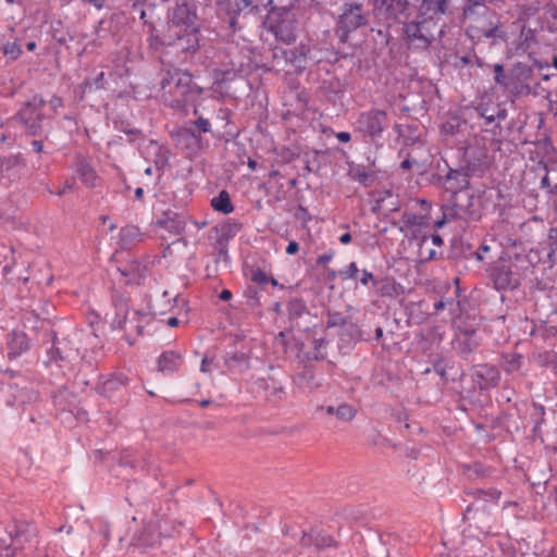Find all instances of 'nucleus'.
Masks as SVG:
<instances>
[{"label": "nucleus", "instance_id": "nucleus-18", "mask_svg": "<svg viewBox=\"0 0 557 557\" xmlns=\"http://www.w3.org/2000/svg\"><path fill=\"white\" fill-rule=\"evenodd\" d=\"M295 382L300 389L313 392L323 386V376L315 373V369L311 363H307L297 373Z\"/></svg>", "mask_w": 557, "mask_h": 557}, {"label": "nucleus", "instance_id": "nucleus-13", "mask_svg": "<svg viewBox=\"0 0 557 557\" xmlns=\"http://www.w3.org/2000/svg\"><path fill=\"white\" fill-rule=\"evenodd\" d=\"M255 385L260 397L270 403H277L285 395L282 383L270 373L267 376L259 377Z\"/></svg>", "mask_w": 557, "mask_h": 557}, {"label": "nucleus", "instance_id": "nucleus-55", "mask_svg": "<svg viewBox=\"0 0 557 557\" xmlns=\"http://www.w3.org/2000/svg\"><path fill=\"white\" fill-rule=\"evenodd\" d=\"M460 126V121L459 119L457 117H453L450 120H448L444 125H443V131L447 134H450V135H454L455 132L459 128Z\"/></svg>", "mask_w": 557, "mask_h": 557}, {"label": "nucleus", "instance_id": "nucleus-35", "mask_svg": "<svg viewBox=\"0 0 557 557\" xmlns=\"http://www.w3.org/2000/svg\"><path fill=\"white\" fill-rule=\"evenodd\" d=\"M146 267L137 261H132L121 270L122 275L128 277V282L133 284H140L145 275Z\"/></svg>", "mask_w": 557, "mask_h": 557}, {"label": "nucleus", "instance_id": "nucleus-37", "mask_svg": "<svg viewBox=\"0 0 557 557\" xmlns=\"http://www.w3.org/2000/svg\"><path fill=\"white\" fill-rule=\"evenodd\" d=\"M211 206L215 211L224 214L234 211L230 194L226 190H221L219 195L211 200Z\"/></svg>", "mask_w": 557, "mask_h": 557}, {"label": "nucleus", "instance_id": "nucleus-40", "mask_svg": "<svg viewBox=\"0 0 557 557\" xmlns=\"http://www.w3.org/2000/svg\"><path fill=\"white\" fill-rule=\"evenodd\" d=\"M100 532L102 533L107 543L114 542V541L117 543H121L124 539L123 532L120 530V528L116 524H113V523L103 524Z\"/></svg>", "mask_w": 557, "mask_h": 557}, {"label": "nucleus", "instance_id": "nucleus-28", "mask_svg": "<svg viewBox=\"0 0 557 557\" xmlns=\"http://www.w3.org/2000/svg\"><path fill=\"white\" fill-rule=\"evenodd\" d=\"M317 411H324L327 416H335L339 421H343V422H349L356 416V409L346 403H343V404L338 405L337 407L320 406L317 408Z\"/></svg>", "mask_w": 557, "mask_h": 557}, {"label": "nucleus", "instance_id": "nucleus-16", "mask_svg": "<svg viewBox=\"0 0 557 557\" xmlns=\"http://www.w3.org/2000/svg\"><path fill=\"white\" fill-rule=\"evenodd\" d=\"M495 288L497 289H513L520 285L519 275L513 273L506 264L495 265L490 273Z\"/></svg>", "mask_w": 557, "mask_h": 557}, {"label": "nucleus", "instance_id": "nucleus-60", "mask_svg": "<svg viewBox=\"0 0 557 557\" xmlns=\"http://www.w3.org/2000/svg\"><path fill=\"white\" fill-rule=\"evenodd\" d=\"M491 250L490 245L486 243V240H483V243L480 245L478 251L475 252V258L479 261L484 260V255L487 253Z\"/></svg>", "mask_w": 557, "mask_h": 557}, {"label": "nucleus", "instance_id": "nucleus-17", "mask_svg": "<svg viewBox=\"0 0 557 557\" xmlns=\"http://www.w3.org/2000/svg\"><path fill=\"white\" fill-rule=\"evenodd\" d=\"M128 379L122 374H113L103 380L99 386L100 394L107 398H117L125 394Z\"/></svg>", "mask_w": 557, "mask_h": 557}, {"label": "nucleus", "instance_id": "nucleus-53", "mask_svg": "<svg viewBox=\"0 0 557 557\" xmlns=\"http://www.w3.org/2000/svg\"><path fill=\"white\" fill-rule=\"evenodd\" d=\"M494 72H495V77H494V81L503 86V87H507L508 86V79H507V76L505 75V71H504V66L502 64H495L494 65Z\"/></svg>", "mask_w": 557, "mask_h": 557}, {"label": "nucleus", "instance_id": "nucleus-26", "mask_svg": "<svg viewBox=\"0 0 557 557\" xmlns=\"http://www.w3.org/2000/svg\"><path fill=\"white\" fill-rule=\"evenodd\" d=\"M75 166L76 173L78 174L81 181L87 187L97 186V181L99 180V177L96 174V171L94 170L89 161L85 157L77 156Z\"/></svg>", "mask_w": 557, "mask_h": 557}, {"label": "nucleus", "instance_id": "nucleus-11", "mask_svg": "<svg viewBox=\"0 0 557 557\" xmlns=\"http://www.w3.org/2000/svg\"><path fill=\"white\" fill-rule=\"evenodd\" d=\"M262 5L264 0H219L216 2L219 11L230 17L231 27H235L240 14L258 11Z\"/></svg>", "mask_w": 557, "mask_h": 557}, {"label": "nucleus", "instance_id": "nucleus-23", "mask_svg": "<svg viewBox=\"0 0 557 557\" xmlns=\"http://www.w3.org/2000/svg\"><path fill=\"white\" fill-rule=\"evenodd\" d=\"M29 339L23 332H12L8 342V357L10 360L20 357L29 349Z\"/></svg>", "mask_w": 557, "mask_h": 557}, {"label": "nucleus", "instance_id": "nucleus-61", "mask_svg": "<svg viewBox=\"0 0 557 557\" xmlns=\"http://www.w3.org/2000/svg\"><path fill=\"white\" fill-rule=\"evenodd\" d=\"M154 165L159 172H162L163 169L168 165V160L163 154H158L154 160ZM162 175V173H160Z\"/></svg>", "mask_w": 557, "mask_h": 557}, {"label": "nucleus", "instance_id": "nucleus-34", "mask_svg": "<svg viewBox=\"0 0 557 557\" xmlns=\"http://www.w3.org/2000/svg\"><path fill=\"white\" fill-rule=\"evenodd\" d=\"M158 367L162 372L177 371L181 367V356L174 351H165L160 356Z\"/></svg>", "mask_w": 557, "mask_h": 557}, {"label": "nucleus", "instance_id": "nucleus-29", "mask_svg": "<svg viewBox=\"0 0 557 557\" xmlns=\"http://www.w3.org/2000/svg\"><path fill=\"white\" fill-rule=\"evenodd\" d=\"M113 304L115 307V318L113 320V325L127 331V324L132 321L128 318L129 312L126 299L121 296L114 297Z\"/></svg>", "mask_w": 557, "mask_h": 557}, {"label": "nucleus", "instance_id": "nucleus-51", "mask_svg": "<svg viewBox=\"0 0 557 557\" xmlns=\"http://www.w3.org/2000/svg\"><path fill=\"white\" fill-rule=\"evenodd\" d=\"M21 404L35 401L38 398V393L33 389H21L18 395L14 396Z\"/></svg>", "mask_w": 557, "mask_h": 557}, {"label": "nucleus", "instance_id": "nucleus-1", "mask_svg": "<svg viewBox=\"0 0 557 557\" xmlns=\"http://www.w3.org/2000/svg\"><path fill=\"white\" fill-rule=\"evenodd\" d=\"M160 87L164 103L176 110H184L202 92V88L194 84L191 74L180 69L166 71Z\"/></svg>", "mask_w": 557, "mask_h": 557}, {"label": "nucleus", "instance_id": "nucleus-41", "mask_svg": "<svg viewBox=\"0 0 557 557\" xmlns=\"http://www.w3.org/2000/svg\"><path fill=\"white\" fill-rule=\"evenodd\" d=\"M313 348L307 352L309 359L324 360L326 358L327 342L324 338H317L313 342Z\"/></svg>", "mask_w": 557, "mask_h": 557}, {"label": "nucleus", "instance_id": "nucleus-14", "mask_svg": "<svg viewBox=\"0 0 557 557\" xmlns=\"http://www.w3.org/2000/svg\"><path fill=\"white\" fill-rule=\"evenodd\" d=\"M211 131V123L208 119L198 116L195 121H188L181 126L175 136L178 140L186 139L191 140L194 144L199 145L201 141V134L209 133Z\"/></svg>", "mask_w": 557, "mask_h": 557}, {"label": "nucleus", "instance_id": "nucleus-15", "mask_svg": "<svg viewBox=\"0 0 557 557\" xmlns=\"http://www.w3.org/2000/svg\"><path fill=\"white\" fill-rule=\"evenodd\" d=\"M472 377L478 387L483 391L496 387L500 380V373L494 366L478 364L474 367Z\"/></svg>", "mask_w": 557, "mask_h": 557}, {"label": "nucleus", "instance_id": "nucleus-10", "mask_svg": "<svg viewBox=\"0 0 557 557\" xmlns=\"http://www.w3.org/2000/svg\"><path fill=\"white\" fill-rule=\"evenodd\" d=\"M268 30L272 33L278 41L290 45L296 41L297 22L289 12L273 14L267 21Z\"/></svg>", "mask_w": 557, "mask_h": 557}, {"label": "nucleus", "instance_id": "nucleus-38", "mask_svg": "<svg viewBox=\"0 0 557 557\" xmlns=\"http://www.w3.org/2000/svg\"><path fill=\"white\" fill-rule=\"evenodd\" d=\"M401 222L406 225V227H426L430 224V218L425 214H416L413 212H404L400 218Z\"/></svg>", "mask_w": 557, "mask_h": 557}, {"label": "nucleus", "instance_id": "nucleus-5", "mask_svg": "<svg viewBox=\"0 0 557 557\" xmlns=\"http://www.w3.org/2000/svg\"><path fill=\"white\" fill-rule=\"evenodd\" d=\"M368 22V15L363 12L361 3L346 2L341 8L335 34L339 41L345 44L348 41L350 33L366 26Z\"/></svg>", "mask_w": 557, "mask_h": 557}, {"label": "nucleus", "instance_id": "nucleus-43", "mask_svg": "<svg viewBox=\"0 0 557 557\" xmlns=\"http://www.w3.org/2000/svg\"><path fill=\"white\" fill-rule=\"evenodd\" d=\"M0 51L11 61L18 59L22 53L21 46L15 41H7L1 44Z\"/></svg>", "mask_w": 557, "mask_h": 557}, {"label": "nucleus", "instance_id": "nucleus-6", "mask_svg": "<svg viewBox=\"0 0 557 557\" xmlns=\"http://www.w3.org/2000/svg\"><path fill=\"white\" fill-rule=\"evenodd\" d=\"M46 100L40 95H35L24 103V106L15 114V120L21 123L26 132L33 136H39L44 132V121L46 116L42 109Z\"/></svg>", "mask_w": 557, "mask_h": 557}, {"label": "nucleus", "instance_id": "nucleus-33", "mask_svg": "<svg viewBox=\"0 0 557 557\" xmlns=\"http://www.w3.org/2000/svg\"><path fill=\"white\" fill-rule=\"evenodd\" d=\"M494 470L491 467L484 466L481 462H472L463 465V473L470 480H480L492 476Z\"/></svg>", "mask_w": 557, "mask_h": 557}, {"label": "nucleus", "instance_id": "nucleus-2", "mask_svg": "<svg viewBox=\"0 0 557 557\" xmlns=\"http://www.w3.org/2000/svg\"><path fill=\"white\" fill-rule=\"evenodd\" d=\"M442 214V218L434 222L436 230L454 220H461L467 223L476 222L481 219L482 210L479 199L467 190L454 193L450 206L443 207Z\"/></svg>", "mask_w": 557, "mask_h": 557}, {"label": "nucleus", "instance_id": "nucleus-19", "mask_svg": "<svg viewBox=\"0 0 557 557\" xmlns=\"http://www.w3.org/2000/svg\"><path fill=\"white\" fill-rule=\"evenodd\" d=\"M466 168L472 176L483 173L488 168L487 154L479 148H469L465 152Z\"/></svg>", "mask_w": 557, "mask_h": 557}, {"label": "nucleus", "instance_id": "nucleus-24", "mask_svg": "<svg viewBox=\"0 0 557 557\" xmlns=\"http://www.w3.org/2000/svg\"><path fill=\"white\" fill-rule=\"evenodd\" d=\"M159 540V534L157 533L154 527L152 524H145L143 530L136 532L132 539L131 545L138 548H149L152 547Z\"/></svg>", "mask_w": 557, "mask_h": 557}, {"label": "nucleus", "instance_id": "nucleus-31", "mask_svg": "<svg viewBox=\"0 0 557 557\" xmlns=\"http://www.w3.org/2000/svg\"><path fill=\"white\" fill-rule=\"evenodd\" d=\"M326 326L329 329L337 326L346 327V330L350 333L351 336L358 333L357 324L352 323L350 320H348L346 317H344L341 312L337 311H327Z\"/></svg>", "mask_w": 557, "mask_h": 557}, {"label": "nucleus", "instance_id": "nucleus-49", "mask_svg": "<svg viewBox=\"0 0 557 557\" xmlns=\"http://www.w3.org/2000/svg\"><path fill=\"white\" fill-rule=\"evenodd\" d=\"M240 227H242V224L233 222V223H227L225 225H222L220 230L216 227L215 232L219 235H225V234L230 233V235H227V240H228L232 236H234L240 230Z\"/></svg>", "mask_w": 557, "mask_h": 557}, {"label": "nucleus", "instance_id": "nucleus-63", "mask_svg": "<svg viewBox=\"0 0 557 557\" xmlns=\"http://www.w3.org/2000/svg\"><path fill=\"white\" fill-rule=\"evenodd\" d=\"M443 244H444V240H443L442 236L438 234H433L429 237V245L441 247V246H443Z\"/></svg>", "mask_w": 557, "mask_h": 557}, {"label": "nucleus", "instance_id": "nucleus-58", "mask_svg": "<svg viewBox=\"0 0 557 557\" xmlns=\"http://www.w3.org/2000/svg\"><path fill=\"white\" fill-rule=\"evenodd\" d=\"M300 544L304 547L314 546V531L304 533L300 539Z\"/></svg>", "mask_w": 557, "mask_h": 557}, {"label": "nucleus", "instance_id": "nucleus-54", "mask_svg": "<svg viewBox=\"0 0 557 557\" xmlns=\"http://www.w3.org/2000/svg\"><path fill=\"white\" fill-rule=\"evenodd\" d=\"M359 273V269L355 262H351L345 270L339 272L343 280L355 278Z\"/></svg>", "mask_w": 557, "mask_h": 557}, {"label": "nucleus", "instance_id": "nucleus-3", "mask_svg": "<svg viewBox=\"0 0 557 557\" xmlns=\"http://www.w3.org/2000/svg\"><path fill=\"white\" fill-rule=\"evenodd\" d=\"M30 525L25 521L0 524V556L14 557L30 540Z\"/></svg>", "mask_w": 557, "mask_h": 557}, {"label": "nucleus", "instance_id": "nucleus-27", "mask_svg": "<svg viewBox=\"0 0 557 557\" xmlns=\"http://www.w3.org/2000/svg\"><path fill=\"white\" fill-rule=\"evenodd\" d=\"M462 14L465 20H469L470 23H474L476 18H480L483 14H487L493 17V10L482 1L467 0L462 9Z\"/></svg>", "mask_w": 557, "mask_h": 557}, {"label": "nucleus", "instance_id": "nucleus-57", "mask_svg": "<svg viewBox=\"0 0 557 557\" xmlns=\"http://www.w3.org/2000/svg\"><path fill=\"white\" fill-rule=\"evenodd\" d=\"M49 355H50V360L49 361H58V360H64L65 357L62 356L61 351H60V348L57 347V338L55 336L53 337V343H52V347L49 351Z\"/></svg>", "mask_w": 557, "mask_h": 557}, {"label": "nucleus", "instance_id": "nucleus-62", "mask_svg": "<svg viewBox=\"0 0 557 557\" xmlns=\"http://www.w3.org/2000/svg\"><path fill=\"white\" fill-rule=\"evenodd\" d=\"M74 186H75V180L71 178L65 182L64 186L60 190L57 191V195L64 196L66 194V191L73 189Z\"/></svg>", "mask_w": 557, "mask_h": 557}, {"label": "nucleus", "instance_id": "nucleus-46", "mask_svg": "<svg viewBox=\"0 0 557 557\" xmlns=\"http://www.w3.org/2000/svg\"><path fill=\"white\" fill-rule=\"evenodd\" d=\"M15 143V134L11 131V123H0V146L13 145Z\"/></svg>", "mask_w": 557, "mask_h": 557}, {"label": "nucleus", "instance_id": "nucleus-25", "mask_svg": "<svg viewBox=\"0 0 557 557\" xmlns=\"http://www.w3.org/2000/svg\"><path fill=\"white\" fill-rule=\"evenodd\" d=\"M284 57L297 71H302L307 66L308 55L310 53V47L300 44L294 49L284 50Z\"/></svg>", "mask_w": 557, "mask_h": 557}, {"label": "nucleus", "instance_id": "nucleus-39", "mask_svg": "<svg viewBox=\"0 0 557 557\" xmlns=\"http://www.w3.org/2000/svg\"><path fill=\"white\" fill-rule=\"evenodd\" d=\"M196 15L193 13L187 4H182L176 8L173 14V22L177 25L193 24Z\"/></svg>", "mask_w": 557, "mask_h": 557}, {"label": "nucleus", "instance_id": "nucleus-4", "mask_svg": "<svg viewBox=\"0 0 557 557\" xmlns=\"http://www.w3.org/2000/svg\"><path fill=\"white\" fill-rule=\"evenodd\" d=\"M403 29L409 42L419 48H428L435 34L442 33L433 16H425V13H420L412 21H408Z\"/></svg>", "mask_w": 557, "mask_h": 557}, {"label": "nucleus", "instance_id": "nucleus-21", "mask_svg": "<svg viewBox=\"0 0 557 557\" xmlns=\"http://www.w3.org/2000/svg\"><path fill=\"white\" fill-rule=\"evenodd\" d=\"M158 225L168 230L172 234L181 235L185 231L186 222L183 214L168 210L162 213L161 219L158 221Z\"/></svg>", "mask_w": 557, "mask_h": 557}, {"label": "nucleus", "instance_id": "nucleus-8", "mask_svg": "<svg viewBox=\"0 0 557 557\" xmlns=\"http://www.w3.org/2000/svg\"><path fill=\"white\" fill-rule=\"evenodd\" d=\"M373 5V11L384 16L387 21H395L405 25L414 7L408 0H369Z\"/></svg>", "mask_w": 557, "mask_h": 557}, {"label": "nucleus", "instance_id": "nucleus-59", "mask_svg": "<svg viewBox=\"0 0 557 557\" xmlns=\"http://www.w3.org/2000/svg\"><path fill=\"white\" fill-rule=\"evenodd\" d=\"M454 304H455L454 299H446V300L441 299L440 301L434 304V310L437 313L447 307H449L451 309Z\"/></svg>", "mask_w": 557, "mask_h": 557}, {"label": "nucleus", "instance_id": "nucleus-9", "mask_svg": "<svg viewBox=\"0 0 557 557\" xmlns=\"http://www.w3.org/2000/svg\"><path fill=\"white\" fill-rule=\"evenodd\" d=\"M387 127V113L380 109L361 112L356 121V129L372 139L381 137Z\"/></svg>", "mask_w": 557, "mask_h": 557}, {"label": "nucleus", "instance_id": "nucleus-20", "mask_svg": "<svg viewBox=\"0 0 557 557\" xmlns=\"http://www.w3.org/2000/svg\"><path fill=\"white\" fill-rule=\"evenodd\" d=\"M470 176H472V174L467 171L466 166L460 170L449 169L445 176V181L448 184L447 190H450L453 194L467 191L470 184Z\"/></svg>", "mask_w": 557, "mask_h": 557}, {"label": "nucleus", "instance_id": "nucleus-36", "mask_svg": "<svg viewBox=\"0 0 557 557\" xmlns=\"http://www.w3.org/2000/svg\"><path fill=\"white\" fill-rule=\"evenodd\" d=\"M225 366L230 370L242 371L248 368V357L243 351L227 352L225 356Z\"/></svg>", "mask_w": 557, "mask_h": 557}, {"label": "nucleus", "instance_id": "nucleus-52", "mask_svg": "<svg viewBox=\"0 0 557 557\" xmlns=\"http://www.w3.org/2000/svg\"><path fill=\"white\" fill-rule=\"evenodd\" d=\"M478 494L485 500L492 502H497L502 496V492L498 491L497 488L479 490Z\"/></svg>", "mask_w": 557, "mask_h": 557}, {"label": "nucleus", "instance_id": "nucleus-12", "mask_svg": "<svg viewBox=\"0 0 557 557\" xmlns=\"http://www.w3.org/2000/svg\"><path fill=\"white\" fill-rule=\"evenodd\" d=\"M26 170V160L21 153L0 156V183L18 181Z\"/></svg>", "mask_w": 557, "mask_h": 557}, {"label": "nucleus", "instance_id": "nucleus-32", "mask_svg": "<svg viewBox=\"0 0 557 557\" xmlns=\"http://www.w3.org/2000/svg\"><path fill=\"white\" fill-rule=\"evenodd\" d=\"M448 11V0H423L421 13L430 14L433 21L446 14Z\"/></svg>", "mask_w": 557, "mask_h": 557}, {"label": "nucleus", "instance_id": "nucleus-64", "mask_svg": "<svg viewBox=\"0 0 557 557\" xmlns=\"http://www.w3.org/2000/svg\"><path fill=\"white\" fill-rule=\"evenodd\" d=\"M299 251V245L297 242L295 240H292L288 243L287 247H286V253L287 255H295Z\"/></svg>", "mask_w": 557, "mask_h": 557}, {"label": "nucleus", "instance_id": "nucleus-42", "mask_svg": "<svg viewBox=\"0 0 557 557\" xmlns=\"http://www.w3.org/2000/svg\"><path fill=\"white\" fill-rule=\"evenodd\" d=\"M419 246V257L421 261L426 262L437 258V251L429 245V236H423Z\"/></svg>", "mask_w": 557, "mask_h": 557}, {"label": "nucleus", "instance_id": "nucleus-45", "mask_svg": "<svg viewBox=\"0 0 557 557\" xmlns=\"http://www.w3.org/2000/svg\"><path fill=\"white\" fill-rule=\"evenodd\" d=\"M314 546L319 549L337 547L336 541L330 534L314 531Z\"/></svg>", "mask_w": 557, "mask_h": 557}, {"label": "nucleus", "instance_id": "nucleus-7", "mask_svg": "<svg viewBox=\"0 0 557 557\" xmlns=\"http://www.w3.org/2000/svg\"><path fill=\"white\" fill-rule=\"evenodd\" d=\"M467 34L471 39L481 40L492 38L493 40H505L507 33L502 28L498 15L493 11V17L483 14L474 23H469Z\"/></svg>", "mask_w": 557, "mask_h": 557}, {"label": "nucleus", "instance_id": "nucleus-47", "mask_svg": "<svg viewBox=\"0 0 557 557\" xmlns=\"http://www.w3.org/2000/svg\"><path fill=\"white\" fill-rule=\"evenodd\" d=\"M373 285L376 286L377 292L382 296H393L395 292L394 283H392L389 280H381V281H373Z\"/></svg>", "mask_w": 557, "mask_h": 557}, {"label": "nucleus", "instance_id": "nucleus-50", "mask_svg": "<svg viewBox=\"0 0 557 557\" xmlns=\"http://www.w3.org/2000/svg\"><path fill=\"white\" fill-rule=\"evenodd\" d=\"M227 235L228 234H225V235H218L216 239H215V247L219 249V256L221 258H223L225 261L227 260L228 258V253H227Z\"/></svg>", "mask_w": 557, "mask_h": 557}, {"label": "nucleus", "instance_id": "nucleus-56", "mask_svg": "<svg viewBox=\"0 0 557 557\" xmlns=\"http://www.w3.org/2000/svg\"><path fill=\"white\" fill-rule=\"evenodd\" d=\"M251 280L255 283L262 285L269 283L270 277L264 271L258 269L253 271Z\"/></svg>", "mask_w": 557, "mask_h": 557}, {"label": "nucleus", "instance_id": "nucleus-44", "mask_svg": "<svg viewBox=\"0 0 557 557\" xmlns=\"http://www.w3.org/2000/svg\"><path fill=\"white\" fill-rule=\"evenodd\" d=\"M307 311L305 301L300 298H293L287 305V312L289 319L301 317Z\"/></svg>", "mask_w": 557, "mask_h": 557}, {"label": "nucleus", "instance_id": "nucleus-30", "mask_svg": "<svg viewBox=\"0 0 557 557\" xmlns=\"http://www.w3.org/2000/svg\"><path fill=\"white\" fill-rule=\"evenodd\" d=\"M474 332L471 333L466 332L461 335H458L455 344L454 349L462 357L468 358L476 348L478 344L473 339Z\"/></svg>", "mask_w": 557, "mask_h": 557}, {"label": "nucleus", "instance_id": "nucleus-48", "mask_svg": "<svg viewBox=\"0 0 557 557\" xmlns=\"http://www.w3.org/2000/svg\"><path fill=\"white\" fill-rule=\"evenodd\" d=\"M522 361V356L519 354H513L506 357V367L505 371L511 373L513 371L519 370Z\"/></svg>", "mask_w": 557, "mask_h": 557}, {"label": "nucleus", "instance_id": "nucleus-22", "mask_svg": "<svg viewBox=\"0 0 557 557\" xmlns=\"http://www.w3.org/2000/svg\"><path fill=\"white\" fill-rule=\"evenodd\" d=\"M474 110L480 117L485 120V124H491L496 120H505L507 116L506 109L502 108L499 103L492 101L482 102Z\"/></svg>", "mask_w": 557, "mask_h": 557}]
</instances>
